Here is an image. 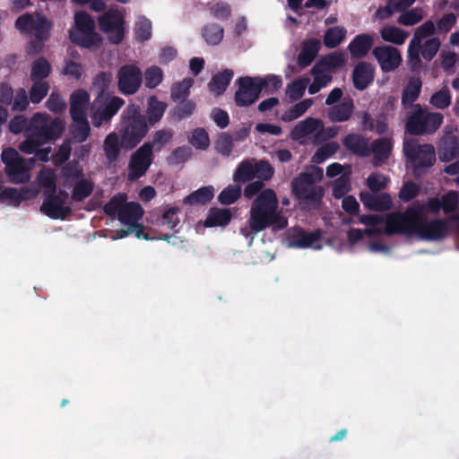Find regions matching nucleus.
Instances as JSON below:
<instances>
[{"label": "nucleus", "instance_id": "49530a36", "mask_svg": "<svg viewBox=\"0 0 459 459\" xmlns=\"http://www.w3.org/2000/svg\"><path fill=\"white\" fill-rule=\"evenodd\" d=\"M163 77V71L158 65H152L148 67L143 74L145 87L148 89H154L158 87L162 82Z\"/></svg>", "mask_w": 459, "mask_h": 459}, {"label": "nucleus", "instance_id": "aec40b11", "mask_svg": "<svg viewBox=\"0 0 459 459\" xmlns=\"http://www.w3.org/2000/svg\"><path fill=\"white\" fill-rule=\"evenodd\" d=\"M375 77V68L368 62L358 63L352 71V82L355 89L364 91L372 83Z\"/></svg>", "mask_w": 459, "mask_h": 459}, {"label": "nucleus", "instance_id": "f03ea898", "mask_svg": "<svg viewBox=\"0 0 459 459\" xmlns=\"http://www.w3.org/2000/svg\"><path fill=\"white\" fill-rule=\"evenodd\" d=\"M65 130L62 119L52 118L48 114L35 113L30 119L26 131V139L19 143V150L26 154H31L38 145H43L58 139Z\"/></svg>", "mask_w": 459, "mask_h": 459}, {"label": "nucleus", "instance_id": "c03bdc74", "mask_svg": "<svg viewBox=\"0 0 459 459\" xmlns=\"http://www.w3.org/2000/svg\"><path fill=\"white\" fill-rule=\"evenodd\" d=\"M320 126H322V123L319 119L307 117L293 128V137L298 139L307 136L316 132Z\"/></svg>", "mask_w": 459, "mask_h": 459}, {"label": "nucleus", "instance_id": "39448f33", "mask_svg": "<svg viewBox=\"0 0 459 459\" xmlns=\"http://www.w3.org/2000/svg\"><path fill=\"white\" fill-rule=\"evenodd\" d=\"M403 152L415 178L424 175L436 162V151L431 143L421 144L417 139H405Z\"/></svg>", "mask_w": 459, "mask_h": 459}, {"label": "nucleus", "instance_id": "774afa93", "mask_svg": "<svg viewBox=\"0 0 459 459\" xmlns=\"http://www.w3.org/2000/svg\"><path fill=\"white\" fill-rule=\"evenodd\" d=\"M72 147L70 140L66 139L59 146L58 150L52 155L53 163L56 166L64 164L71 155Z\"/></svg>", "mask_w": 459, "mask_h": 459}, {"label": "nucleus", "instance_id": "6e6d98bb", "mask_svg": "<svg viewBox=\"0 0 459 459\" xmlns=\"http://www.w3.org/2000/svg\"><path fill=\"white\" fill-rule=\"evenodd\" d=\"M255 178L264 181L270 180L274 174L273 167L266 160H259L255 161Z\"/></svg>", "mask_w": 459, "mask_h": 459}, {"label": "nucleus", "instance_id": "864d4df0", "mask_svg": "<svg viewBox=\"0 0 459 459\" xmlns=\"http://www.w3.org/2000/svg\"><path fill=\"white\" fill-rule=\"evenodd\" d=\"M359 221L366 226L372 227L370 229L365 230V233L368 236H373L381 234L382 230L377 228V226L382 223L385 224V218L381 215L368 214L361 215L359 217Z\"/></svg>", "mask_w": 459, "mask_h": 459}, {"label": "nucleus", "instance_id": "7ed1b4c3", "mask_svg": "<svg viewBox=\"0 0 459 459\" xmlns=\"http://www.w3.org/2000/svg\"><path fill=\"white\" fill-rule=\"evenodd\" d=\"M150 126L140 105L129 103L120 116L118 134L122 139L123 149L132 151L148 134Z\"/></svg>", "mask_w": 459, "mask_h": 459}, {"label": "nucleus", "instance_id": "09e8293b", "mask_svg": "<svg viewBox=\"0 0 459 459\" xmlns=\"http://www.w3.org/2000/svg\"><path fill=\"white\" fill-rule=\"evenodd\" d=\"M241 186L230 185L225 187L218 195V201L223 205H230L234 204L241 196Z\"/></svg>", "mask_w": 459, "mask_h": 459}, {"label": "nucleus", "instance_id": "a211bd4d", "mask_svg": "<svg viewBox=\"0 0 459 459\" xmlns=\"http://www.w3.org/2000/svg\"><path fill=\"white\" fill-rule=\"evenodd\" d=\"M372 54L385 73L394 71L402 62L400 51L392 46L376 47Z\"/></svg>", "mask_w": 459, "mask_h": 459}, {"label": "nucleus", "instance_id": "338daca9", "mask_svg": "<svg viewBox=\"0 0 459 459\" xmlns=\"http://www.w3.org/2000/svg\"><path fill=\"white\" fill-rule=\"evenodd\" d=\"M192 156V150L188 146H179L173 150L168 161L169 164L178 165L186 162Z\"/></svg>", "mask_w": 459, "mask_h": 459}, {"label": "nucleus", "instance_id": "72a5a7b5", "mask_svg": "<svg viewBox=\"0 0 459 459\" xmlns=\"http://www.w3.org/2000/svg\"><path fill=\"white\" fill-rule=\"evenodd\" d=\"M194 82L195 80L191 77H186L180 82H174L170 88L171 100L176 103L188 99Z\"/></svg>", "mask_w": 459, "mask_h": 459}, {"label": "nucleus", "instance_id": "f3484780", "mask_svg": "<svg viewBox=\"0 0 459 459\" xmlns=\"http://www.w3.org/2000/svg\"><path fill=\"white\" fill-rule=\"evenodd\" d=\"M56 190L43 195L40 212L53 220H65L72 214V208L63 204L62 200L56 196Z\"/></svg>", "mask_w": 459, "mask_h": 459}, {"label": "nucleus", "instance_id": "e2e57ef3", "mask_svg": "<svg viewBox=\"0 0 459 459\" xmlns=\"http://www.w3.org/2000/svg\"><path fill=\"white\" fill-rule=\"evenodd\" d=\"M189 143L196 149L206 150L210 145V138L204 128H196L192 132Z\"/></svg>", "mask_w": 459, "mask_h": 459}, {"label": "nucleus", "instance_id": "c756f323", "mask_svg": "<svg viewBox=\"0 0 459 459\" xmlns=\"http://www.w3.org/2000/svg\"><path fill=\"white\" fill-rule=\"evenodd\" d=\"M121 149H123V144L119 134L112 132L105 137L103 151L109 162H115L117 160Z\"/></svg>", "mask_w": 459, "mask_h": 459}, {"label": "nucleus", "instance_id": "f704fd0d", "mask_svg": "<svg viewBox=\"0 0 459 459\" xmlns=\"http://www.w3.org/2000/svg\"><path fill=\"white\" fill-rule=\"evenodd\" d=\"M214 195V189L212 186H203L186 195L183 203L188 205H203L210 202Z\"/></svg>", "mask_w": 459, "mask_h": 459}, {"label": "nucleus", "instance_id": "13d9d810", "mask_svg": "<svg viewBox=\"0 0 459 459\" xmlns=\"http://www.w3.org/2000/svg\"><path fill=\"white\" fill-rule=\"evenodd\" d=\"M308 82V78H300L289 83L287 86V94L289 98L293 101L301 99Z\"/></svg>", "mask_w": 459, "mask_h": 459}, {"label": "nucleus", "instance_id": "4468645a", "mask_svg": "<svg viewBox=\"0 0 459 459\" xmlns=\"http://www.w3.org/2000/svg\"><path fill=\"white\" fill-rule=\"evenodd\" d=\"M449 217L444 219H433L425 221L421 213V219L418 224L417 233L421 239L428 241H436L444 239L450 231Z\"/></svg>", "mask_w": 459, "mask_h": 459}, {"label": "nucleus", "instance_id": "c9c22d12", "mask_svg": "<svg viewBox=\"0 0 459 459\" xmlns=\"http://www.w3.org/2000/svg\"><path fill=\"white\" fill-rule=\"evenodd\" d=\"M392 151V142L388 138L377 139L370 146V154H374L376 164L385 161L388 159Z\"/></svg>", "mask_w": 459, "mask_h": 459}, {"label": "nucleus", "instance_id": "bb28decb", "mask_svg": "<svg viewBox=\"0 0 459 459\" xmlns=\"http://www.w3.org/2000/svg\"><path fill=\"white\" fill-rule=\"evenodd\" d=\"M320 47L321 42L316 39H310L305 41L299 54L298 55V65L301 68L310 65L317 56Z\"/></svg>", "mask_w": 459, "mask_h": 459}, {"label": "nucleus", "instance_id": "a19ab883", "mask_svg": "<svg viewBox=\"0 0 459 459\" xmlns=\"http://www.w3.org/2000/svg\"><path fill=\"white\" fill-rule=\"evenodd\" d=\"M346 34L347 30L344 27H331L325 32L324 44L328 48H334L344 40Z\"/></svg>", "mask_w": 459, "mask_h": 459}, {"label": "nucleus", "instance_id": "603ef678", "mask_svg": "<svg viewBox=\"0 0 459 459\" xmlns=\"http://www.w3.org/2000/svg\"><path fill=\"white\" fill-rule=\"evenodd\" d=\"M345 58L342 53L333 52L323 56L316 65L325 70H334L344 65Z\"/></svg>", "mask_w": 459, "mask_h": 459}, {"label": "nucleus", "instance_id": "79ce46f5", "mask_svg": "<svg viewBox=\"0 0 459 459\" xmlns=\"http://www.w3.org/2000/svg\"><path fill=\"white\" fill-rule=\"evenodd\" d=\"M224 35L223 28L217 23H209L204 26L202 36L205 42L211 46L219 45Z\"/></svg>", "mask_w": 459, "mask_h": 459}, {"label": "nucleus", "instance_id": "9b49d317", "mask_svg": "<svg viewBox=\"0 0 459 459\" xmlns=\"http://www.w3.org/2000/svg\"><path fill=\"white\" fill-rule=\"evenodd\" d=\"M125 105V100L117 96L96 98L92 104L91 123L100 127L109 123L112 117Z\"/></svg>", "mask_w": 459, "mask_h": 459}, {"label": "nucleus", "instance_id": "cd10ccee", "mask_svg": "<svg viewBox=\"0 0 459 459\" xmlns=\"http://www.w3.org/2000/svg\"><path fill=\"white\" fill-rule=\"evenodd\" d=\"M438 154L439 159L446 162L459 159V138L455 135H447L443 138Z\"/></svg>", "mask_w": 459, "mask_h": 459}, {"label": "nucleus", "instance_id": "6e6552de", "mask_svg": "<svg viewBox=\"0 0 459 459\" xmlns=\"http://www.w3.org/2000/svg\"><path fill=\"white\" fill-rule=\"evenodd\" d=\"M291 192L303 209L316 207L324 195V188L315 185L314 176L303 172L291 182Z\"/></svg>", "mask_w": 459, "mask_h": 459}, {"label": "nucleus", "instance_id": "a18cd8bd", "mask_svg": "<svg viewBox=\"0 0 459 459\" xmlns=\"http://www.w3.org/2000/svg\"><path fill=\"white\" fill-rule=\"evenodd\" d=\"M176 103L177 106H175L171 110V116L178 121L191 117L195 111L196 103L193 100L186 99V100H181Z\"/></svg>", "mask_w": 459, "mask_h": 459}, {"label": "nucleus", "instance_id": "473e14b6", "mask_svg": "<svg viewBox=\"0 0 459 459\" xmlns=\"http://www.w3.org/2000/svg\"><path fill=\"white\" fill-rule=\"evenodd\" d=\"M255 179L254 160H244L233 173V181L238 185L246 184Z\"/></svg>", "mask_w": 459, "mask_h": 459}, {"label": "nucleus", "instance_id": "3c124183", "mask_svg": "<svg viewBox=\"0 0 459 459\" xmlns=\"http://www.w3.org/2000/svg\"><path fill=\"white\" fill-rule=\"evenodd\" d=\"M61 176L65 179V186L82 177V168L77 161H70L61 169Z\"/></svg>", "mask_w": 459, "mask_h": 459}, {"label": "nucleus", "instance_id": "393cba45", "mask_svg": "<svg viewBox=\"0 0 459 459\" xmlns=\"http://www.w3.org/2000/svg\"><path fill=\"white\" fill-rule=\"evenodd\" d=\"M421 87L422 82L420 77L412 76L409 79L402 92V105L404 108H413L414 102L420 97Z\"/></svg>", "mask_w": 459, "mask_h": 459}, {"label": "nucleus", "instance_id": "423d86ee", "mask_svg": "<svg viewBox=\"0 0 459 459\" xmlns=\"http://www.w3.org/2000/svg\"><path fill=\"white\" fill-rule=\"evenodd\" d=\"M422 206H409L404 212H393L385 218V233L393 235H416L421 219Z\"/></svg>", "mask_w": 459, "mask_h": 459}, {"label": "nucleus", "instance_id": "f8f14e48", "mask_svg": "<svg viewBox=\"0 0 459 459\" xmlns=\"http://www.w3.org/2000/svg\"><path fill=\"white\" fill-rule=\"evenodd\" d=\"M117 79L118 91L126 96H130L140 90L143 82V74L138 65L126 64L119 67Z\"/></svg>", "mask_w": 459, "mask_h": 459}, {"label": "nucleus", "instance_id": "8fccbe9b", "mask_svg": "<svg viewBox=\"0 0 459 459\" xmlns=\"http://www.w3.org/2000/svg\"><path fill=\"white\" fill-rule=\"evenodd\" d=\"M233 146V138L226 132L219 134L214 143L215 151L225 157H229L231 154Z\"/></svg>", "mask_w": 459, "mask_h": 459}, {"label": "nucleus", "instance_id": "9d476101", "mask_svg": "<svg viewBox=\"0 0 459 459\" xmlns=\"http://www.w3.org/2000/svg\"><path fill=\"white\" fill-rule=\"evenodd\" d=\"M1 158L5 165V173L11 183L21 184L29 181V170L34 164L33 159H23L13 148L4 149L2 152Z\"/></svg>", "mask_w": 459, "mask_h": 459}, {"label": "nucleus", "instance_id": "b1692460", "mask_svg": "<svg viewBox=\"0 0 459 459\" xmlns=\"http://www.w3.org/2000/svg\"><path fill=\"white\" fill-rule=\"evenodd\" d=\"M374 44V38L369 34H359L349 44L348 49L352 58H362L368 55Z\"/></svg>", "mask_w": 459, "mask_h": 459}, {"label": "nucleus", "instance_id": "de8ad7c7", "mask_svg": "<svg viewBox=\"0 0 459 459\" xmlns=\"http://www.w3.org/2000/svg\"><path fill=\"white\" fill-rule=\"evenodd\" d=\"M111 82L112 74L108 72H100L94 77L91 89L98 93L97 98L105 97Z\"/></svg>", "mask_w": 459, "mask_h": 459}, {"label": "nucleus", "instance_id": "2eb2a0df", "mask_svg": "<svg viewBox=\"0 0 459 459\" xmlns=\"http://www.w3.org/2000/svg\"><path fill=\"white\" fill-rule=\"evenodd\" d=\"M124 18L117 12H108L99 18L101 31L108 34L110 43L118 45L124 39Z\"/></svg>", "mask_w": 459, "mask_h": 459}, {"label": "nucleus", "instance_id": "0e129e2a", "mask_svg": "<svg viewBox=\"0 0 459 459\" xmlns=\"http://www.w3.org/2000/svg\"><path fill=\"white\" fill-rule=\"evenodd\" d=\"M259 86L261 87V91L265 90L268 93H273V91L280 89L282 85L281 78L278 75H268L264 78L255 77Z\"/></svg>", "mask_w": 459, "mask_h": 459}, {"label": "nucleus", "instance_id": "5701e85b", "mask_svg": "<svg viewBox=\"0 0 459 459\" xmlns=\"http://www.w3.org/2000/svg\"><path fill=\"white\" fill-rule=\"evenodd\" d=\"M167 108V103L160 100L157 96L152 95L148 98L146 113L144 115L150 127L154 126L162 119Z\"/></svg>", "mask_w": 459, "mask_h": 459}, {"label": "nucleus", "instance_id": "f257e3e1", "mask_svg": "<svg viewBox=\"0 0 459 459\" xmlns=\"http://www.w3.org/2000/svg\"><path fill=\"white\" fill-rule=\"evenodd\" d=\"M247 224L255 232H261L268 228L281 230L288 226L287 218L279 211V201L274 190L265 188L253 200Z\"/></svg>", "mask_w": 459, "mask_h": 459}, {"label": "nucleus", "instance_id": "20e7f679", "mask_svg": "<svg viewBox=\"0 0 459 459\" xmlns=\"http://www.w3.org/2000/svg\"><path fill=\"white\" fill-rule=\"evenodd\" d=\"M444 121L438 112H430L420 104H415L405 119V132L412 136L429 135L436 133Z\"/></svg>", "mask_w": 459, "mask_h": 459}, {"label": "nucleus", "instance_id": "5fc2aeb1", "mask_svg": "<svg viewBox=\"0 0 459 459\" xmlns=\"http://www.w3.org/2000/svg\"><path fill=\"white\" fill-rule=\"evenodd\" d=\"M33 83L30 90V100L34 103H39L48 93L50 85L48 82L32 81Z\"/></svg>", "mask_w": 459, "mask_h": 459}, {"label": "nucleus", "instance_id": "37998d69", "mask_svg": "<svg viewBox=\"0 0 459 459\" xmlns=\"http://www.w3.org/2000/svg\"><path fill=\"white\" fill-rule=\"evenodd\" d=\"M380 36L385 42L402 45L405 42L408 33L395 26H386L380 30Z\"/></svg>", "mask_w": 459, "mask_h": 459}, {"label": "nucleus", "instance_id": "58836bf2", "mask_svg": "<svg viewBox=\"0 0 459 459\" xmlns=\"http://www.w3.org/2000/svg\"><path fill=\"white\" fill-rule=\"evenodd\" d=\"M94 190V183L86 178L79 179L74 186L71 199L74 202L80 203L88 198Z\"/></svg>", "mask_w": 459, "mask_h": 459}, {"label": "nucleus", "instance_id": "4d7b16f0", "mask_svg": "<svg viewBox=\"0 0 459 459\" xmlns=\"http://www.w3.org/2000/svg\"><path fill=\"white\" fill-rule=\"evenodd\" d=\"M339 144L335 142H331L320 146L312 157V161L315 163H322L329 157L333 156L338 150Z\"/></svg>", "mask_w": 459, "mask_h": 459}, {"label": "nucleus", "instance_id": "7c9ffc66", "mask_svg": "<svg viewBox=\"0 0 459 459\" xmlns=\"http://www.w3.org/2000/svg\"><path fill=\"white\" fill-rule=\"evenodd\" d=\"M354 109L351 100H345L329 108L327 116L332 122H344L350 119Z\"/></svg>", "mask_w": 459, "mask_h": 459}, {"label": "nucleus", "instance_id": "a878e982", "mask_svg": "<svg viewBox=\"0 0 459 459\" xmlns=\"http://www.w3.org/2000/svg\"><path fill=\"white\" fill-rule=\"evenodd\" d=\"M321 238V230L307 232L304 230L299 229L293 238L292 244L293 246L300 248L314 247L316 249H319L321 248V245L318 244V242Z\"/></svg>", "mask_w": 459, "mask_h": 459}, {"label": "nucleus", "instance_id": "ddd939ff", "mask_svg": "<svg viewBox=\"0 0 459 459\" xmlns=\"http://www.w3.org/2000/svg\"><path fill=\"white\" fill-rule=\"evenodd\" d=\"M238 89L234 95V101L238 107H249L254 104L261 94L255 77L242 76L237 82Z\"/></svg>", "mask_w": 459, "mask_h": 459}, {"label": "nucleus", "instance_id": "2f4dec72", "mask_svg": "<svg viewBox=\"0 0 459 459\" xmlns=\"http://www.w3.org/2000/svg\"><path fill=\"white\" fill-rule=\"evenodd\" d=\"M232 218V214L229 209L211 208L208 212L204 225L207 228L226 226Z\"/></svg>", "mask_w": 459, "mask_h": 459}, {"label": "nucleus", "instance_id": "052dcab7", "mask_svg": "<svg viewBox=\"0 0 459 459\" xmlns=\"http://www.w3.org/2000/svg\"><path fill=\"white\" fill-rule=\"evenodd\" d=\"M429 103L437 108L444 109L451 104V95L447 87H444L438 91L433 93L429 99Z\"/></svg>", "mask_w": 459, "mask_h": 459}, {"label": "nucleus", "instance_id": "69168bd1", "mask_svg": "<svg viewBox=\"0 0 459 459\" xmlns=\"http://www.w3.org/2000/svg\"><path fill=\"white\" fill-rule=\"evenodd\" d=\"M134 35L140 42L148 40L152 36V22L146 18H142L135 24Z\"/></svg>", "mask_w": 459, "mask_h": 459}, {"label": "nucleus", "instance_id": "e433bc0d", "mask_svg": "<svg viewBox=\"0 0 459 459\" xmlns=\"http://www.w3.org/2000/svg\"><path fill=\"white\" fill-rule=\"evenodd\" d=\"M29 192L30 190L26 187L20 190L15 187H5L0 193V202L8 201L10 204L19 206L23 200L30 198Z\"/></svg>", "mask_w": 459, "mask_h": 459}, {"label": "nucleus", "instance_id": "dca6fc26", "mask_svg": "<svg viewBox=\"0 0 459 459\" xmlns=\"http://www.w3.org/2000/svg\"><path fill=\"white\" fill-rule=\"evenodd\" d=\"M153 152L148 143H143L134 153L129 161L128 179L134 181L143 177L152 162Z\"/></svg>", "mask_w": 459, "mask_h": 459}, {"label": "nucleus", "instance_id": "0eeeda50", "mask_svg": "<svg viewBox=\"0 0 459 459\" xmlns=\"http://www.w3.org/2000/svg\"><path fill=\"white\" fill-rule=\"evenodd\" d=\"M72 43L84 48H91L101 43V38L95 30V22L86 12L74 15V24L68 31Z\"/></svg>", "mask_w": 459, "mask_h": 459}, {"label": "nucleus", "instance_id": "4be33fe9", "mask_svg": "<svg viewBox=\"0 0 459 459\" xmlns=\"http://www.w3.org/2000/svg\"><path fill=\"white\" fill-rule=\"evenodd\" d=\"M342 144L347 150L359 157H368L370 155L368 139L359 134H348L342 139Z\"/></svg>", "mask_w": 459, "mask_h": 459}, {"label": "nucleus", "instance_id": "c85d7f7f", "mask_svg": "<svg viewBox=\"0 0 459 459\" xmlns=\"http://www.w3.org/2000/svg\"><path fill=\"white\" fill-rule=\"evenodd\" d=\"M233 75L234 73L231 69H224L214 74L208 83L209 91L216 96L222 95L230 85Z\"/></svg>", "mask_w": 459, "mask_h": 459}, {"label": "nucleus", "instance_id": "412c9836", "mask_svg": "<svg viewBox=\"0 0 459 459\" xmlns=\"http://www.w3.org/2000/svg\"><path fill=\"white\" fill-rule=\"evenodd\" d=\"M359 198L364 206L376 212L388 211L392 206V199L388 194L375 195L369 192H361Z\"/></svg>", "mask_w": 459, "mask_h": 459}, {"label": "nucleus", "instance_id": "4c0bfd02", "mask_svg": "<svg viewBox=\"0 0 459 459\" xmlns=\"http://www.w3.org/2000/svg\"><path fill=\"white\" fill-rule=\"evenodd\" d=\"M51 70V65L45 57H38L31 64L30 79L45 82L44 80L50 75Z\"/></svg>", "mask_w": 459, "mask_h": 459}, {"label": "nucleus", "instance_id": "ea45409f", "mask_svg": "<svg viewBox=\"0 0 459 459\" xmlns=\"http://www.w3.org/2000/svg\"><path fill=\"white\" fill-rule=\"evenodd\" d=\"M173 139V132L171 129H160L152 134V140L145 142L150 145V150L153 152H160L163 147Z\"/></svg>", "mask_w": 459, "mask_h": 459}, {"label": "nucleus", "instance_id": "680f3d73", "mask_svg": "<svg viewBox=\"0 0 459 459\" xmlns=\"http://www.w3.org/2000/svg\"><path fill=\"white\" fill-rule=\"evenodd\" d=\"M76 125L72 129V134L75 142L84 143L91 132V126L87 117L83 120H73Z\"/></svg>", "mask_w": 459, "mask_h": 459}, {"label": "nucleus", "instance_id": "bf43d9fd", "mask_svg": "<svg viewBox=\"0 0 459 459\" xmlns=\"http://www.w3.org/2000/svg\"><path fill=\"white\" fill-rule=\"evenodd\" d=\"M38 181L43 188V195L56 190V178L51 169H42L38 176Z\"/></svg>", "mask_w": 459, "mask_h": 459}, {"label": "nucleus", "instance_id": "6ab92c4d", "mask_svg": "<svg viewBox=\"0 0 459 459\" xmlns=\"http://www.w3.org/2000/svg\"><path fill=\"white\" fill-rule=\"evenodd\" d=\"M90 103L89 93L82 89L74 91L70 96V115L73 120H83L87 117Z\"/></svg>", "mask_w": 459, "mask_h": 459}, {"label": "nucleus", "instance_id": "1a4fd4ad", "mask_svg": "<svg viewBox=\"0 0 459 459\" xmlns=\"http://www.w3.org/2000/svg\"><path fill=\"white\" fill-rule=\"evenodd\" d=\"M126 194L114 195L103 207L104 212L112 218H117L128 226L135 224L143 216V209L139 203L126 202Z\"/></svg>", "mask_w": 459, "mask_h": 459}]
</instances>
